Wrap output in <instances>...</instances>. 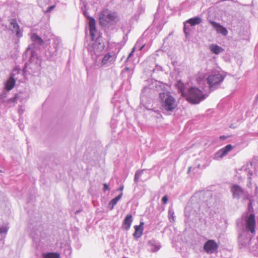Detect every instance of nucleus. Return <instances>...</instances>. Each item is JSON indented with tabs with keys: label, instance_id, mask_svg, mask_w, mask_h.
<instances>
[{
	"label": "nucleus",
	"instance_id": "nucleus-1",
	"mask_svg": "<svg viewBox=\"0 0 258 258\" xmlns=\"http://www.w3.org/2000/svg\"><path fill=\"white\" fill-rule=\"evenodd\" d=\"M162 111L172 112L177 106V102L173 96L169 91L161 92L159 94Z\"/></svg>",
	"mask_w": 258,
	"mask_h": 258
},
{
	"label": "nucleus",
	"instance_id": "nucleus-2",
	"mask_svg": "<svg viewBox=\"0 0 258 258\" xmlns=\"http://www.w3.org/2000/svg\"><path fill=\"white\" fill-rule=\"evenodd\" d=\"M180 91L181 95L184 97L189 103L193 104L199 103L207 97L202 90L196 87L189 88L187 93L184 92L182 87L180 89Z\"/></svg>",
	"mask_w": 258,
	"mask_h": 258
},
{
	"label": "nucleus",
	"instance_id": "nucleus-3",
	"mask_svg": "<svg viewBox=\"0 0 258 258\" xmlns=\"http://www.w3.org/2000/svg\"><path fill=\"white\" fill-rule=\"evenodd\" d=\"M119 21L117 13L108 9L103 10L100 14L99 21L100 25L106 26L109 24H115Z\"/></svg>",
	"mask_w": 258,
	"mask_h": 258
},
{
	"label": "nucleus",
	"instance_id": "nucleus-4",
	"mask_svg": "<svg viewBox=\"0 0 258 258\" xmlns=\"http://www.w3.org/2000/svg\"><path fill=\"white\" fill-rule=\"evenodd\" d=\"M246 229L247 231L251 233H254L256 226V221L255 216L253 214H250L246 219Z\"/></svg>",
	"mask_w": 258,
	"mask_h": 258
},
{
	"label": "nucleus",
	"instance_id": "nucleus-5",
	"mask_svg": "<svg viewBox=\"0 0 258 258\" xmlns=\"http://www.w3.org/2000/svg\"><path fill=\"white\" fill-rule=\"evenodd\" d=\"M224 80V77L220 74L211 75L209 76L207 79V83L209 87L212 88L214 85L219 84Z\"/></svg>",
	"mask_w": 258,
	"mask_h": 258
},
{
	"label": "nucleus",
	"instance_id": "nucleus-6",
	"mask_svg": "<svg viewBox=\"0 0 258 258\" xmlns=\"http://www.w3.org/2000/svg\"><path fill=\"white\" fill-rule=\"evenodd\" d=\"M218 244L214 240H208L204 245V250L208 253H212L217 250Z\"/></svg>",
	"mask_w": 258,
	"mask_h": 258
},
{
	"label": "nucleus",
	"instance_id": "nucleus-7",
	"mask_svg": "<svg viewBox=\"0 0 258 258\" xmlns=\"http://www.w3.org/2000/svg\"><path fill=\"white\" fill-rule=\"evenodd\" d=\"M117 58V54L115 53L108 52L104 55L101 61L102 66L109 65L114 63Z\"/></svg>",
	"mask_w": 258,
	"mask_h": 258
},
{
	"label": "nucleus",
	"instance_id": "nucleus-8",
	"mask_svg": "<svg viewBox=\"0 0 258 258\" xmlns=\"http://www.w3.org/2000/svg\"><path fill=\"white\" fill-rule=\"evenodd\" d=\"M209 23L211 24L214 29L218 33L221 34L222 35L225 36L228 34V31L226 28L213 21H209Z\"/></svg>",
	"mask_w": 258,
	"mask_h": 258
},
{
	"label": "nucleus",
	"instance_id": "nucleus-9",
	"mask_svg": "<svg viewBox=\"0 0 258 258\" xmlns=\"http://www.w3.org/2000/svg\"><path fill=\"white\" fill-rule=\"evenodd\" d=\"M232 149L233 147L231 145H227L225 147L217 151L215 155L218 158H222L226 155Z\"/></svg>",
	"mask_w": 258,
	"mask_h": 258
},
{
	"label": "nucleus",
	"instance_id": "nucleus-10",
	"mask_svg": "<svg viewBox=\"0 0 258 258\" xmlns=\"http://www.w3.org/2000/svg\"><path fill=\"white\" fill-rule=\"evenodd\" d=\"M231 191L234 198L239 197V196L243 194V190L238 185L234 184L231 188Z\"/></svg>",
	"mask_w": 258,
	"mask_h": 258
},
{
	"label": "nucleus",
	"instance_id": "nucleus-11",
	"mask_svg": "<svg viewBox=\"0 0 258 258\" xmlns=\"http://www.w3.org/2000/svg\"><path fill=\"white\" fill-rule=\"evenodd\" d=\"M133 222V217L131 214H128L125 217L122 223L123 228L126 230L130 228L132 223Z\"/></svg>",
	"mask_w": 258,
	"mask_h": 258
},
{
	"label": "nucleus",
	"instance_id": "nucleus-12",
	"mask_svg": "<svg viewBox=\"0 0 258 258\" xmlns=\"http://www.w3.org/2000/svg\"><path fill=\"white\" fill-rule=\"evenodd\" d=\"M144 224V223L143 222H141L139 225H136L135 226V230L133 234V235L135 237L139 238L142 235Z\"/></svg>",
	"mask_w": 258,
	"mask_h": 258
},
{
	"label": "nucleus",
	"instance_id": "nucleus-13",
	"mask_svg": "<svg viewBox=\"0 0 258 258\" xmlns=\"http://www.w3.org/2000/svg\"><path fill=\"white\" fill-rule=\"evenodd\" d=\"M16 80L13 75L11 76L9 79L7 81L6 84V89L7 91L11 90L15 86Z\"/></svg>",
	"mask_w": 258,
	"mask_h": 258
},
{
	"label": "nucleus",
	"instance_id": "nucleus-14",
	"mask_svg": "<svg viewBox=\"0 0 258 258\" xmlns=\"http://www.w3.org/2000/svg\"><path fill=\"white\" fill-rule=\"evenodd\" d=\"M30 36L32 41L34 42L39 45H42L44 43L43 39L37 34L32 33L30 35Z\"/></svg>",
	"mask_w": 258,
	"mask_h": 258
},
{
	"label": "nucleus",
	"instance_id": "nucleus-15",
	"mask_svg": "<svg viewBox=\"0 0 258 258\" xmlns=\"http://www.w3.org/2000/svg\"><path fill=\"white\" fill-rule=\"evenodd\" d=\"M210 49L211 51L216 54H218L221 52L224 51V49H223L222 47H220L219 46L215 44H212L210 46Z\"/></svg>",
	"mask_w": 258,
	"mask_h": 258
},
{
	"label": "nucleus",
	"instance_id": "nucleus-16",
	"mask_svg": "<svg viewBox=\"0 0 258 258\" xmlns=\"http://www.w3.org/2000/svg\"><path fill=\"white\" fill-rule=\"evenodd\" d=\"M186 22L189 23L191 26H195L200 24L202 22V19L200 17H196L189 19Z\"/></svg>",
	"mask_w": 258,
	"mask_h": 258
},
{
	"label": "nucleus",
	"instance_id": "nucleus-17",
	"mask_svg": "<svg viewBox=\"0 0 258 258\" xmlns=\"http://www.w3.org/2000/svg\"><path fill=\"white\" fill-rule=\"evenodd\" d=\"M122 193L120 194L118 196L113 199L109 203V205H111V209H113L114 206L117 204L118 201L121 198Z\"/></svg>",
	"mask_w": 258,
	"mask_h": 258
},
{
	"label": "nucleus",
	"instance_id": "nucleus-18",
	"mask_svg": "<svg viewBox=\"0 0 258 258\" xmlns=\"http://www.w3.org/2000/svg\"><path fill=\"white\" fill-rule=\"evenodd\" d=\"M44 258H59V254L57 253H49L45 254Z\"/></svg>",
	"mask_w": 258,
	"mask_h": 258
},
{
	"label": "nucleus",
	"instance_id": "nucleus-19",
	"mask_svg": "<svg viewBox=\"0 0 258 258\" xmlns=\"http://www.w3.org/2000/svg\"><path fill=\"white\" fill-rule=\"evenodd\" d=\"M10 24L14 29H18L20 28V26L18 24L16 19H12L10 21Z\"/></svg>",
	"mask_w": 258,
	"mask_h": 258
},
{
	"label": "nucleus",
	"instance_id": "nucleus-20",
	"mask_svg": "<svg viewBox=\"0 0 258 258\" xmlns=\"http://www.w3.org/2000/svg\"><path fill=\"white\" fill-rule=\"evenodd\" d=\"M96 27V22L94 18H89V27L91 28Z\"/></svg>",
	"mask_w": 258,
	"mask_h": 258
},
{
	"label": "nucleus",
	"instance_id": "nucleus-21",
	"mask_svg": "<svg viewBox=\"0 0 258 258\" xmlns=\"http://www.w3.org/2000/svg\"><path fill=\"white\" fill-rule=\"evenodd\" d=\"M89 30H90V35L92 37V39L94 40V38L95 37V35H96V31H97L96 28V27H93L91 28H89Z\"/></svg>",
	"mask_w": 258,
	"mask_h": 258
},
{
	"label": "nucleus",
	"instance_id": "nucleus-22",
	"mask_svg": "<svg viewBox=\"0 0 258 258\" xmlns=\"http://www.w3.org/2000/svg\"><path fill=\"white\" fill-rule=\"evenodd\" d=\"M198 75V77L197 78V80L199 83H200L205 78V75L200 73Z\"/></svg>",
	"mask_w": 258,
	"mask_h": 258
},
{
	"label": "nucleus",
	"instance_id": "nucleus-23",
	"mask_svg": "<svg viewBox=\"0 0 258 258\" xmlns=\"http://www.w3.org/2000/svg\"><path fill=\"white\" fill-rule=\"evenodd\" d=\"M16 35L18 37H22V33L21 32L20 28L16 29Z\"/></svg>",
	"mask_w": 258,
	"mask_h": 258
},
{
	"label": "nucleus",
	"instance_id": "nucleus-24",
	"mask_svg": "<svg viewBox=\"0 0 258 258\" xmlns=\"http://www.w3.org/2000/svg\"><path fill=\"white\" fill-rule=\"evenodd\" d=\"M162 201L164 204H166L168 202V197L167 196H165L162 198Z\"/></svg>",
	"mask_w": 258,
	"mask_h": 258
},
{
	"label": "nucleus",
	"instance_id": "nucleus-25",
	"mask_svg": "<svg viewBox=\"0 0 258 258\" xmlns=\"http://www.w3.org/2000/svg\"><path fill=\"white\" fill-rule=\"evenodd\" d=\"M135 51V47H134L133 48L132 51L129 53L128 57H127V59H128L130 57H131L132 56V55L134 53Z\"/></svg>",
	"mask_w": 258,
	"mask_h": 258
},
{
	"label": "nucleus",
	"instance_id": "nucleus-26",
	"mask_svg": "<svg viewBox=\"0 0 258 258\" xmlns=\"http://www.w3.org/2000/svg\"><path fill=\"white\" fill-rule=\"evenodd\" d=\"M104 190H106L109 189V186L106 183H104Z\"/></svg>",
	"mask_w": 258,
	"mask_h": 258
},
{
	"label": "nucleus",
	"instance_id": "nucleus-27",
	"mask_svg": "<svg viewBox=\"0 0 258 258\" xmlns=\"http://www.w3.org/2000/svg\"><path fill=\"white\" fill-rule=\"evenodd\" d=\"M54 6H51L50 7H49L47 9V12H50L51 11L53 8H54Z\"/></svg>",
	"mask_w": 258,
	"mask_h": 258
},
{
	"label": "nucleus",
	"instance_id": "nucleus-28",
	"mask_svg": "<svg viewBox=\"0 0 258 258\" xmlns=\"http://www.w3.org/2000/svg\"><path fill=\"white\" fill-rule=\"evenodd\" d=\"M226 138V137L224 136H220V139L221 140H223L224 139H225Z\"/></svg>",
	"mask_w": 258,
	"mask_h": 258
},
{
	"label": "nucleus",
	"instance_id": "nucleus-29",
	"mask_svg": "<svg viewBox=\"0 0 258 258\" xmlns=\"http://www.w3.org/2000/svg\"><path fill=\"white\" fill-rule=\"evenodd\" d=\"M125 69L126 70V71H129L130 69L128 68H125Z\"/></svg>",
	"mask_w": 258,
	"mask_h": 258
},
{
	"label": "nucleus",
	"instance_id": "nucleus-30",
	"mask_svg": "<svg viewBox=\"0 0 258 258\" xmlns=\"http://www.w3.org/2000/svg\"><path fill=\"white\" fill-rule=\"evenodd\" d=\"M144 45L142 46L141 47V48L140 49V50H142V49H143V48L144 47Z\"/></svg>",
	"mask_w": 258,
	"mask_h": 258
},
{
	"label": "nucleus",
	"instance_id": "nucleus-31",
	"mask_svg": "<svg viewBox=\"0 0 258 258\" xmlns=\"http://www.w3.org/2000/svg\"><path fill=\"white\" fill-rule=\"evenodd\" d=\"M190 169H191V167H189V168H188V172H190Z\"/></svg>",
	"mask_w": 258,
	"mask_h": 258
},
{
	"label": "nucleus",
	"instance_id": "nucleus-32",
	"mask_svg": "<svg viewBox=\"0 0 258 258\" xmlns=\"http://www.w3.org/2000/svg\"><path fill=\"white\" fill-rule=\"evenodd\" d=\"M123 186H122V187H120V190H122V189H123Z\"/></svg>",
	"mask_w": 258,
	"mask_h": 258
}]
</instances>
